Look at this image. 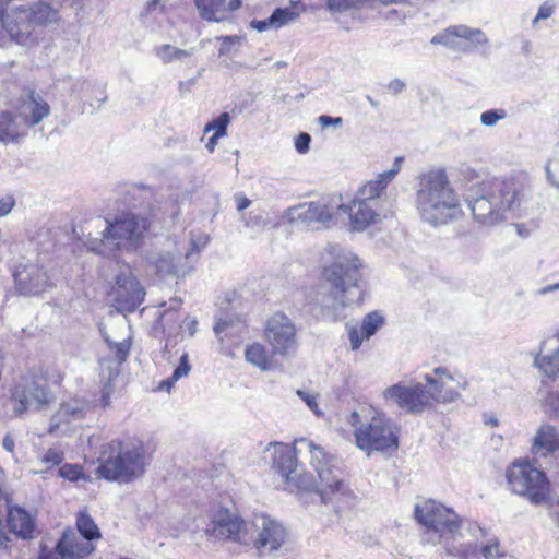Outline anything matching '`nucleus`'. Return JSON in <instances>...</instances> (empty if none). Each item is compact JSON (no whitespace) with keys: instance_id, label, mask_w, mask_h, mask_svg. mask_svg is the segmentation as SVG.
<instances>
[{"instance_id":"51","label":"nucleus","mask_w":559,"mask_h":559,"mask_svg":"<svg viewBox=\"0 0 559 559\" xmlns=\"http://www.w3.org/2000/svg\"><path fill=\"white\" fill-rule=\"evenodd\" d=\"M311 136L306 132H301L295 139V150L299 154H306L310 148Z\"/></svg>"},{"instance_id":"10","label":"nucleus","mask_w":559,"mask_h":559,"mask_svg":"<svg viewBox=\"0 0 559 559\" xmlns=\"http://www.w3.org/2000/svg\"><path fill=\"white\" fill-rule=\"evenodd\" d=\"M506 476L513 493L526 497L534 504H542L548 500L550 484L545 473L530 462H513Z\"/></svg>"},{"instance_id":"38","label":"nucleus","mask_w":559,"mask_h":559,"mask_svg":"<svg viewBox=\"0 0 559 559\" xmlns=\"http://www.w3.org/2000/svg\"><path fill=\"white\" fill-rule=\"evenodd\" d=\"M190 370H191V366L188 360V354H183L180 357V362L177 366V368L174 370L171 377L164 380L160 384V388L165 389V390H169L174 385L175 382H177L181 378L187 377L189 374Z\"/></svg>"},{"instance_id":"14","label":"nucleus","mask_w":559,"mask_h":559,"mask_svg":"<svg viewBox=\"0 0 559 559\" xmlns=\"http://www.w3.org/2000/svg\"><path fill=\"white\" fill-rule=\"evenodd\" d=\"M488 43L489 39L484 31L465 24L449 26L431 38L432 45H441L463 53H471L487 46Z\"/></svg>"},{"instance_id":"23","label":"nucleus","mask_w":559,"mask_h":559,"mask_svg":"<svg viewBox=\"0 0 559 559\" xmlns=\"http://www.w3.org/2000/svg\"><path fill=\"white\" fill-rule=\"evenodd\" d=\"M16 112L27 129H29L49 116L50 106L40 95L29 91L26 98H23L16 107Z\"/></svg>"},{"instance_id":"9","label":"nucleus","mask_w":559,"mask_h":559,"mask_svg":"<svg viewBox=\"0 0 559 559\" xmlns=\"http://www.w3.org/2000/svg\"><path fill=\"white\" fill-rule=\"evenodd\" d=\"M55 400V394L45 378L35 374L21 377L10 390V404L15 417L29 412L47 408Z\"/></svg>"},{"instance_id":"31","label":"nucleus","mask_w":559,"mask_h":559,"mask_svg":"<svg viewBox=\"0 0 559 559\" xmlns=\"http://www.w3.org/2000/svg\"><path fill=\"white\" fill-rule=\"evenodd\" d=\"M10 530L23 539H31L35 536V522L32 515L20 507H11L8 514Z\"/></svg>"},{"instance_id":"54","label":"nucleus","mask_w":559,"mask_h":559,"mask_svg":"<svg viewBox=\"0 0 559 559\" xmlns=\"http://www.w3.org/2000/svg\"><path fill=\"white\" fill-rule=\"evenodd\" d=\"M230 329L231 324L227 320L218 319L214 326V332L219 341L223 342L224 337L228 335Z\"/></svg>"},{"instance_id":"4","label":"nucleus","mask_w":559,"mask_h":559,"mask_svg":"<svg viewBox=\"0 0 559 559\" xmlns=\"http://www.w3.org/2000/svg\"><path fill=\"white\" fill-rule=\"evenodd\" d=\"M528 195L527 188L518 180H493L477 188L468 206L475 221L493 226L504 221L508 213L522 216L527 210Z\"/></svg>"},{"instance_id":"49","label":"nucleus","mask_w":559,"mask_h":559,"mask_svg":"<svg viewBox=\"0 0 559 559\" xmlns=\"http://www.w3.org/2000/svg\"><path fill=\"white\" fill-rule=\"evenodd\" d=\"M348 337L353 350H357L364 341L369 340L365 337V334H361V326H352L348 330Z\"/></svg>"},{"instance_id":"64","label":"nucleus","mask_w":559,"mask_h":559,"mask_svg":"<svg viewBox=\"0 0 559 559\" xmlns=\"http://www.w3.org/2000/svg\"><path fill=\"white\" fill-rule=\"evenodd\" d=\"M545 503H548L552 512L559 518V499H551L549 496Z\"/></svg>"},{"instance_id":"28","label":"nucleus","mask_w":559,"mask_h":559,"mask_svg":"<svg viewBox=\"0 0 559 559\" xmlns=\"http://www.w3.org/2000/svg\"><path fill=\"white\" fill-rule=\"evenodd\" d=\"M559 450L557 429L548 424L542 425L533 438L532 452L536 456H547Z\"/></svg>"},{"instance_id":"34","label":"nucleus","mask_w":559,"mask_h":559,"mask_svg":"<svg viewBox=\"0 0 559 559\" xmlns=\"http://www.w3.org/2000/svg\"><path fill=\"white\" fill-rule=\"evenodd\" d=\"M153 197L151 187L144 185L128 186L123 197V203L131 207H140Z\"/></svg>"},{"instance_id":"22","label":"nucleus","mask_w":559,"mask_h":559,"mask_svg":"<svg viewBox=\"0 0 559 559\" xmlns=\"http://www.w3.org/2000/svg\"><path fill=\"white\" fill-rule=\"evenodd\" d=\"M94 550L95 547L91 540L84 539L81 535L68 528L63 532L55 550L48 552L43 550L38 559H58V557H61V559L84 558Z\"/></svg>"},{"instance_id":"40","label":"nucleus","mask_w":559,"mask_h":559,"mask_svg":"<svg viewBox=\"0 0 559 559\" xmlns=\"http://www.w3.org/2000/svg\"><path fill=\"white\" fill-rule=\"evenodd\" d=\"M558 0H545L537 9L532 26L538 28L540 23L550 19L557 11Z\"/></svg>"},{"instance_id":"36","label":"nucleus","mask_w":559,"mask_h":559,"mask_svg":"<svg viewBox=\"0 0 559 559\" xmlns=\"http://www.w3.org/2000/svg\"><path fill=\"white\" fill-rule=\"evenodd\" d=\"M154 53L164 64H168L190 57L192 50H185L169 44H163L154 48Z\"/></svg>"},{"instance_id":"21","label":"nucleus","mask_w":559,"mask_h":559,"mask_svg":"<svg viewBox=\"0 0 559 559\" xmlns=\"http://www.w3.org/2000/svg\"><path fill=\"white\" fill-rule=\"evenodd\" d=\"M144 296V288L130 272H121L117 275L112 299L119 311H134L143 302Z\"/></svg>"},{"instance_id":"59","label":"nucleus","mask_w":559,"mask_h":559,"mask_svg":"<svg viewBox=\"0 0 559 559\" xmlns=\"http://www.w3.org/2000/svg\"><path fill=\"white\" fill-rule=\"evenodd\" d=\"M467 531L473 535L476 539L486 537V530L479 526L477 523L469 522L467 526Z\"/></svg>"},{"instance_id":"1","label":"nucleus","mask_w":559,"mask_h":559,"mask_svg":"<svg viewBox=\"0 0 559 559\" xmlns=\"http://www.w3.org/2000/svg\"><path fill=\"white\" fill-rule=\"evenodd\" d=\"M273 466L287 491H314L324 503H349L353 499L335 455L311 440H296L294 449L274 444Z\"/></svg>"},{"instance_id":"18","label":"nucleus","mask_w":559,"mask_h":559,"mask_svg":"<svg viewBox=\"0 0 559 559\" xmlns=\"http://www.w3.org/2000/svg\"><path fill=\"white\" fill-rule=\"evenodd\" d=\"M16 289L26 296H38L55 285L52 267L43 263L20 264L14 274Z\"/></svg>"},{"instance_id":"57","label":"nucleus","mask_w":559,"mask_h":559,"mask_svg":"<svg viewBox=\"0 0 559 559\" xmlns=\"http://www.w3.org/2000/svg\"><path fill=\"white\" fill-rule=\"evenodd\" d=\"M546 406L554 416L559 417V394L554 392L549 393L546 397Z\"/></svg>"},{"instance_id":"35","label":"nucleus","mask_w":559,"mask_h":559,"mask_svg":"<svg viewBox=\"0 0 559 559\" xmlns=\"http://www.w3.org/2000/svg\"><path fill=\"white\" fill-rule=\"evenodd\" d=\"M76 528L79 531V535H81L84 539L95 540L102 537L100 531L91 515L81 511L76 515Z\"/></svg>"},{"instance_id":"32","label":"nucleus","mask_w":559,"mask_h":559,"mask_svg":"<svg viewBox=\"0 0 559 559\" xmlns=\"http://www.w3.org/2000/svg\"><path fill=\"white\" fill-rule=\"evenodd\" d=\"M245 357L247 362L255 366L262 371L274 369V361L266 348L260 343H252L246 347Z\"/></svg>"},{"instance_id":"25","label":"nucleus","mask_w":559,"mask_h":559,"mask_svg":"<svg viewBox=\"0 0 559 559\" xmlns=\"http://www.w3.org/2000/svg\"><path fill=\"white\" fill-rule=\"evenodd\" d=\"M402 160L403 158L401 156L396 157L392 169L379 174L374 179L361 186L357 192V198L367 202L379 198L399 174Z\"/></svg>"},{"instance_id":"45","label":"nucleus","mask_w":559,"mask_h":559,"mask_svg":"<svg viewBox=\"0 0 559 559\" xmlns=\"http://www.w3.org/2000/svg\"><path fill=\"white\" fill-rule=\"evenodd\" d=\"M94 87L95 85L92 82L78 79L71 83L70 96L75 99H82L86 97Z\"/></svg>"},{"instance_id":"46","label":"nucleus","mask_w":559,"mask_h":559,"mask_svg":"<svg viewBox=\"0 0 559 559\" xmlns=\"http://www.w3.org/2000/svg\"><path fill=\"white\" fill-rule=\"evenodd\" d=\"M507 117V111L502 108L499 109H489L480 114L479 120L480 123L485 127H493L500 120H503Z\"/></svg>"},{"instance_id":"20","label":"nucleus","mask_w":559,"mask_h":559,"mask_svg":"<svg viewBox=\"0 0 559 559\" xmlns=\"http://www.w3.org/2000/svg\"><path fill=\"white\" fill-rule=\"evenodd\" d=\"M335 210L324 200L302 203L289 207L284 217L290 224H299L308 227H329L333 221Z\"/></svg>"},{"instance_id":"61","label":"nucleus","mask_w":559,"mask_h":559,"mask_svg":"<svg viewBox=\"0 0 559 559\" xmlns=\"http://www.w3.org/2000/svg\"><path fill=\"white\" fill-rule=\"evenodd\" d=\"M198 322L195 319H187L182 322L180 328H187L189 331V336H193L197 331Z\"/></svg>"},{"instance_id":"47","label":"nucleus","mask_w":559,"mask_h":559,"mask_svg":"<svg viewBox=\"0 0 559 559\" xmlns=\"http://www.w3.org/2000/svg\"><path fill=\"white\" fill-rule=\"evenodd\" d=\"M60 477L75 481L82 476V467L76 464H64L58 471Z\"/></svg>"},{"instance_id":"55","label":"nucleus","mask_w":559,"mask_h":559,"mask_svg":"<svg viewBox=\"0 0 559 559\" xmlns=\"http://www.w3.org/2000/svg\"><path fill=\"white\" fill-rule=\"evenodd\" d=\"M318 121L321 127L328 128V127H334L340 128L343 124L342 117H331L326 115H322L318 118Z\"/></svg>"},{"instance_id":"30","label":"nucleus","mask_w":559,"mask_h":559,"mask_svg":"<svg viewBox=\"0 0 559 559\" xmlns=\"http://www.w3.org/2000/svg\"><path fill=\"white\" fill-rule=\"evenodd\" d=\"M349 225L355 231H362L376 222L377 212L369 202L356 198L348 206Z\"/></svg>"},{"instance_id":"44","label":"nucleus","mask_w":559,"mask_h":559,"mask_svg":"<svg viewBox=\"0 0 559 559\" xmlns=\"http://www.w3.org/2000/svg\"><path fill=\"white\" fill-rule=\"evenodd\" d=\"M372 0H328V7L333 12H344L353 8H359Z\"/></svg>"},{"instance_id":"62","label":"nucleus","mask_w":559,"mask_h":559,"mask_svg":"<svg viewBox=\"0 0 559 559\" xmlns=\"http://www.w3.org/2000/svg\"><path fill=\"white\" fill-rule=\"evenodd\" d=\"M251 204V201L243 197V195H237L236 197V206H237V210L238 211H243L246 210L247 207H249V205Z\"/></svg>"},{"instance_id":"42","label":"nucleus","mask_w":559,"mask_h":559,"mask_svg":"<svg viewBox=\"0 0 559 559\" xmlns=\"http://www.w3.org/2000/svg\"><path fill=\"white\" fill-rule=\"evenodd\" d=\"M483 559H504L506 552L500 548V542L497 537H490L481 545Z\"/></svg>"},{"instance_id":"13","label":"nucleus","mask_w":559,"mask_h":559,"mask_svg":"<svg viewBox=\"0 0 559 559\" xmlns=\"http://www.w3.org/2000/svg\"><path fill=\"white\" fill-rule=\"evenodd\" d=\"M93 408L94 404L85 397L71 396L63 400L50 418L48 431L60 435L72 432L82 426Z\"/></svg>"},{"instance_id":"7","label":"nucleus","mask_w":559,"mask_h":559,"mask_svg":"<svg viewBox=\"0 0 559 559\" xmlns=\"http://www.w3.org/2000/svg\"><path fill=\"white\" fill-rule=\"evenodd\" d=\"M415 519L425 527L423 542L442 545L448 555H459L461 550L454 542L461 536L462 521L456 512L444 504L429 499L415 507Z\"/></svg>"},{"instance_id":"6","label":"nucleus","mask_w":559,"mask_h":559,"mask_svg":"<svg viewBox=\"0 0 559 559\" xmlns=\"http://www.w3.org/2000/svg\"><path fill=\"white\" fill-rule=\"evenodd\" d=\"M355 444L368 455L372 452H394L399 448V430L390 418L373 408H361L350 414Z\"/></svg>"},{"instance_id":"3","label":"nucleus","mask_w":559,"mask_h":559,"mask_svg":"<svg viewBox=\"0 0 559 559\" xmlns=\"http://www.w3.org/2000/svg\"><path fill=\"white\" fill-rule=\"evenodd\" d=\"M414 204L420 219L432 227L449 225L463 214L460 194L442 168L417 177Z\"/></svg>"},{"instance_id":"29","label":"nucleus","mask_w":559,"mask_h":559,"mask_svg":"<svg viewBox=\"0 0 559 559\" xmlns=\"http://www.w3.org/2000/svg\"><path fill=\"white\" fill-rule=\"evenodd\" d=\"M299 12L296 7L277 8L265 20H252L250 26L259 33L269 29H278L297 20Z\"/></svg>"},{"instance_id":"52","label":"nucleus","mask_w":559,"mask_h":559,"mask_svg":"<svg viewBox=\"0 0 559 559\" xmlns=\"http://www.w3.org/2000/svg\"><path fill=\"white\" fill-rule=\"evenodd\" d=\"M180 306H181V300L180 299L174 298V299L169 300L167 310H165L164 313H162V316H160V322H162L164 328L168 324V322L171 319L170 318V316H171L170 312L178 310L180 308Z\"/></svg>"},{"instance_id":"63","label":"nucleus","mask_w":559,"mask_h":559,"mask_svg":"<svg viewBox=\"0 0 559 559\" xmlns=\"http://www.w3.org/2000/svg\"><path fill=\"white\" fill-rule=\"evenodd\" d=\"M2 447L10 453H13L14 451V448H15V442H14V439L7 435L4 438H3V441H2Z\"/></svg>"},{"instance_id":"56","label":"nucleus","mask_w":559,"mask_h":559,"mask_svg":"<svg viewBox=\"0 0 559 559\" xmlns=\"http://www.w3.org/2000/svg\"><path fill=\"white\" fill-rule=\"evenodd\" d=\"M15 205V199L12 195L0 198V217L8 215Z\"/></svg>"},{"instance_id":"27","label":"nucleus","mask_w":559,"mask_h":559,"mask_svg":"<svg viewBox=\"0 0 559 559\" xmlns=\"http://www.w3.org/2000/svg\"><path fill=\"white\" fill-rule=\"evenodd\" d=\"M200 16L209 22H221L226 13L237 10L240 0H194Z\"/></svg>"},{"instance_id":"58","label":"nucleus","mask_w":559,"mask_h":559,"mask_svg":"<svg viewBox=\"0 0 559 559\" xmlns=\"http://www.w3.org/2000/svg\"><path fill=\"white\" fill-rule=\"evenodd\" d=\"M405 87H406L405 83L401 79H397V78L393 79L388 84V90L394 95L402 93L405 90Z\"/></svg>"},{"instance_id":"5","label":"nucleus","mask_w":559,"mask_h":559,"mask_svg":"<svg viewBox=\"0 0 559 559\" xmlns=\"http://www.w3.org/2000/svg\"><path fill=\"white\" fill-rule=\"evenodd\" d=\"M104 224L100 238H88L86 247L105 258H115L121 250H134L148 227L146 218L132 212H123L112 221L105 218Z\"/></svg>"},{"instance_id":"48","label":"nucleus","mask_w":559,"mask_h":559,"mask_svg":"<svg viewBox=\"0 0 559 559\" xmlns=\"http://www.w3.org/2000/svg\"><path fill=\"white\" fill-rule=\"evenodd\" d=\"M63 461V453L58 448H50L43 456V463L52 467L59 465Z\"/></svg>"},{"instance_id":"50","label":"nucleus","mask_w":559,"mask_h":559,"mask_svg":"<svg viewBox=\"0 0 559 559\" xmlns=\"http://www.w3.org/2000/svg\"><path fill=\"white\" fill-rule=\"evenodd\" d=\"M297 395L306 403V405L317 415V416H321L322 415V412L321 409L319 408L318 406V402H317V395L312 394V393H309V392H306V391H301V390H298L297 391Z\"/></svg>"},{"instance_id":"53","label":"nucleus","mask_w":559,"mask_h":559,"mask_svg":"<svg viewBox=\"0 0 559 559\" xmlns=\"http://www.w3.org/2000/svg\"><path fill=\"white\" fill-rule=\"evenodd\" d=\"M267 223V218L263 214H251L246 221V226L250 228H263Z\"/></svg>"},{"instance_id":"39","label":"nucleus","mask_w":559,"mask_h":559,"mask_svg":"<svg viewBox=\"0 0 559 559\" xmlns=\"http://www.w3.org/2000/svg\"><path fill=\"white\" fill-rule=\"evenodd\" d=\"M216 39L221 41V47L218 48L219 56L236 53L245 41V37L238 35L218 36Z\"/></svg>"},{"instance_id":"43","label":"nucleus","mask_w":559,"mask_h":559,"mask_svg":"<svg viewBox=\"0 0 559 559\" xmlns=\"http://www.w3.org/2000/svg\"><path fill=\"white\" fill-rule=\"evenodd\" d=\"M107 368L108 372H105V377H103L104 379H106V383L103 388L100 397L102 406L104 408L110 405V396L112 393L111 381L119 374V369L117 367H111L108 365Z\"/></svg>"},{"instance_id":"11","label":"nucleus","mask_w":559,"mask_h":559,"mask_svg":"<svg viewBox=\"0 0 559 559\" xmlns=\"http://www.w3.org/2000/svg\"><path fill=\"white\" fill-rule=\"evenodd\" d=\"M209 239L201 236L190 239L188 243L176 245L174 249L160 251L152 261L156 273L162 276L183 277L192 269L199 258V252L206 246Z\"/></svg>"},{"instance_id":"16","label":"nucleus","mask_w":559,"mask_h":559,"mask_svg":"<svg viewBox=\"0 0 559 559\" xmlns=\"http://www.w3.org/2000/svg\"><path fill=\"white\" fill-rule=\"evenodd\" d=\"M423 379L427 385H424V393L428 396V408L433 403H452L460 397V390H465L467 382H459L445 367H436L430 373H426Z\"/></svg>"},{"instance_id":"2","label":"nucleus","mask_w":559,"mask_h":559,"mask_svg":"<svg viewBox=\"0 0 559 559\" xmlns=\"http://www.w3.org/2000/svg\"><path fill=\"white\" fill-rule=\"evenodd\" d=\"M362 262L358 255L336 243H330L322 253L321 285L313 302L332 320L344 317V310L362 300Z\"/></svg>"},{"instance_id":"37","label":"nucleus","mask_w":559,"mask_h":559,"mask_svg":"<svg viewBox=\"0 0 559 559\" xmlns=\"http://www.w3.org/2000/svg\"><path fill=\"white\" fill-rule=\"evenodd\" d=\"M384 319L378 311L369 312L360 324L361 334L370 338L383 325Z\"/></svg>"},{"instance_id":"33","label":"nucleus","mask_w":559,"mask_h":559,"mask_svg":"<svg viewBox=\"0 0 559 559\" xmlns=\"http://www.w3.org/2000/svg\"><path fill=\"white\" fill-rule=\"evenodd\" d=\"M106 343L108 344L109 350L111 354L115 355V358L117 360L116 364H114L110 360H102L100 361V374L102 377H105V372H108L107 366L117 367L119 369V366L127 359L130 353V346L131 342L129 338H124L121 342H112L108 337H106Z\"/></svg>"},{"instance_id":"26","label":"nucleus","mask_w":559,"mask_h":559,"mask_svg":"<svg viewBox=\"0 0 559 559\" xmlns=\"http://www.w3.org/2000/svg\"><path fill=\"white\" fill-rule=\"evenodd\" d=\"M27 127L24 124L22 118L19 117L16 110H2L0 111V142L19 143L25 138Z\"/></svg>"},{"instance_id":"24","label":"nucleus","mask_w":559,"mask_h":559,"mask_svg":"<svg viewBox=\"0 0 559 559\" xmlns=\"http://www.w3.org/2000/svg\"><path fill=\"white\" fill-rule=\"evenodd\" d=\"M534 366L551 380L559 378V333L543 342L534 359Z\"/></svg>"},{"instance_id":"60","label":"nucleus","mask_w":559,"mask_h":559,"mask_svg":"<svg viewBox=\"0 0 559 559\" xmlns=\"http://www.w3.org/2000/svg\"><path fill=\"white\" fill-rule=\"evenodd\" d=\"M169 0H150L146 4V10L148 12L160 11L163 12L166 8V4Z\"/></svg>"},{"instance_id":"41","label":"nucleus","mask_w":559,"mask_h":559,"mask_svg":"<svg viewBox=\"0 0 559 559\" xmlns=\"http://www.w3.org/2000/svg\"><path fill=\"white\" fill-rule=\"evenodd\" d=\"M230 122V116L228 112L221 114L217 118L207 122L204 127V133L213 131L214 135L223 138L226 135L227 127Z\"/></svg>"},{"instance_id":"12","label":"nucleus","mask_w":559,"mask_h":559,"mask_svg":"<svg viewBox=\"0 0 559 559\" xmlns=\"http://www.w3.org/2000/svg\"><path fill=\"white\" fill-rule=\"evenodd\" d=\"M380 397L386 408H396L405 414L417 415L428 409V396L421 382H397L385 388Z\"/></svg>"},{"instance_id":"8","label":"nucleus","mask_w":559,"mask_h":559,"mask_svg":"<svg viewBox=\"0 0 559 559\" xmlns=\"http://www.w3.org/2000/svg\"><path fill=\"white\" fill-rule=\"evenodd\" d=\"M97 473L108 480L129 483L143 475L147 465L145 449L141 441L112 440L99 459Z\"/></svg>"},{"instance_id":"15","label":"nucleus","mask_w":559,"mask_h":559,"mask_svg":"<svg viewBox=\"0 0 559 559\" xmlns=\"http://www.w3.org/2000/svg\"><path fill=\"white\" fill-rule=\"evenodd\" d=\"M264 337L273 356L288 357L298 346L296 326L283 312H275L266 320Z\"/></svg>"},{"instance_id":"19","label":"nucleus","mask_w":559,"mask_h":559,"mask_svg":"<svg viewBox=\"0 0 559 559\" xmlns=\"http://www.w3.org/2000/svg\"><path fill=\"white\" fill-rule=\"evenodd\" d=\"M251 544L261 554H272L276 551L285 542L286 531L276 520L265 515L258 514L249 524Z\"/></svg>"},{"instance_id":"17","label":"nucleus","mask_w":559,"mask_h":559,"mask_svg":"<svg viewBox=\"0 0 559 559\" xmlns=\"http://www.w3.org/2000/svg\"><path fill=\"white\" fill-rule=\"evenodd\" d=\"M205 533L214 539L228 540L241 546H249L252 540L249 524L226 509L214 514Z\"/></svg>"}]
</instances>
